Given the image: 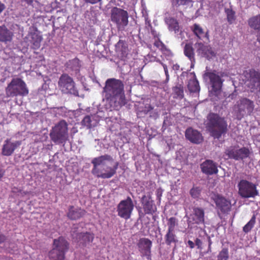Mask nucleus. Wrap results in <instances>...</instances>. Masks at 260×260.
Masks as SVG:
<instances>
[{"instance_id": "f257e3e1", "label": "nucleus", "mask_w": 260, "mask_h": 260, "mask_svg": "<svg viewBox=\"0 0 260 260\" xmlns=\"http://www.w3.org/2000/svg\"><path fill=\"white\" fill-rule=\"evenodd\" d=\"M105 97L110 103H114V107H122L125 104L124 84L119 79H108L103 88Z\"/></svg>"}, {"instance_id": "f03ea898", "label": "nucleus", "mask_w": 260, "mask_h": 260, "mask_svg": "<svg viewBox=\"0 0 260 260\" xmlns=\"http://www.w3.org/2000/svg\"><path fill=\"white\" fill-rule=\"evenodd\" d=\"M106 160L113 161L114 159L111 155L105 154L95 157L92 160L91 163L93 165V168L91 173L93 175L98 178L109 179L116 173L119 163L115 162L113 167H110L105 165V161Z\"/></svg>"}, {"instance_id": "7ed1b4c3", "label": "nucleus", "mask_w": 260, "mask_h": 260, "mask_svg": "<svg viewBox=\"0 0 260 260\" xmlns=\"http://www.w3.org/2000/svg\"><path fill=\"white\" fill-rule=\"evenodd\" d=\"M206 127L210 135L219 139L228 132V123L224 117L214 113H210L207 116Z\"/></svg>"}, {"instance_id": "20e7f679", "label": "nucleus", "mask_w": 260, "mask_h": 260, "mask_svg": "<svg viewBox=\"0 0 260 260\" xmlns=\"http://www.w3.org/2000/svg\"><path fill=\"white\" fill-rule=\"evenodd\" d=\"M50 139L56 144L65 143L69 139L68 124L61 120L53 126L49 134Z\"/></svg>"}, {"instance_id": "39448f33", "label": "nucleus", "mask_w": 260, "mask_h": 260, "mask_svg": "<svg viewBox=\"0 0 260 260\" xmlns=\"http://www.w3.org/2000/svg\"><path fill=\"white\" fill-rule=\"evenodd\" d=\"M28 92L26 83L19 78H13L6 88V95L7 98L25 96Z\"/></svg>"}, {"instance_id": "423d86ee", "label": "nucleus", "mask_w": 260, "mask_h": 260, "mask_svg": "<svg viewBox=\"0 0 260 260\" xmlns=\"http://www.w3.org/2000/svg\"><path fill=\"white\" fill-rule=\"evenodd\" d=\"M110 19L118 30H123L128 24V13L122 9L115 7L111 10Z\"/></svg>"}, {"instance_id": "0eeeda50", "label": "nucleus", "mask_w": 260, "mask_h": 260, "mask_svg": "<svg viewBox=\"0 0 260 260\" xmlns=\"http://www.w3.org/2000/svg\"><path fill=\"white\" fill-rule=\"evenodd\" d=\"M237 119L241 120L247 113L250 115L254 108L253 101L246 98H242L236 103L234 106Z\"/></svg>"}, {"instance_id": "6e6552de", "label": "nucleus", "mask_w": 260, "mask_h": 260, "mask_svg": "<svg viewBox=\"0 0 260 260\" xmlns=\"http://www.w3.org/2000/svg\"><path fill=\"white\" fill-rule=\"evenodd\" d=\"M238 193L243 198H255L258 194L256 185L246 180L242 179L238 184Z\"/></svg>"}, {"instance_id": "1a4fd4ad", "label": "nucleus", "mask_w": 260, "mask_h": 260, "mask_svg": "<svg viewBox=\"0 0 260 260\" xmlns=\"http://www.w3.org/2000/svg\"><path fill=\"white\" fill-rule=\"evenodd\" d=\"M250 151L245 147L240 148L239 145L231 146L226 148L224 155L229 159L235 160H243L249 156Z\"/></svg>"}, {"instance_id": "9d476101", "label": "nucleus", "mask_w": 260, "mask_h": 260, "mask_svg": "<svg viewBox=\"0 0 260 260\" xmlns=\"http://www.w3.org/2000/svg\"><path fill=\"white\" fill-rule=\"evenodd\" d=\"M59 89L64 93H71L76 95L78 90L75 87V83L73 78L67 74H62L58 80Z\"/></svg>"}, {"instance_id": "9b49d317", "label": "nucleus", "mask_w": 260, "mask_h": 260, "mask_svg": "<svg viewBox=\"0 0 260 260\" xmlns=\"http://www.w3.org/2000/svg\"><path fill=\"white\" fill-rule=\"evenodd\" d=\"M152 246V242L148 238H140L137 243V246L141 256H145L148 260H151Z\"/></svg>"}, {"instance_id": "f8f14e48", "label": "nucleus", "mask_w": 260, "mask_h": 260, "mask_svg": "<svg viewBox=\"0 0 260 260\" xmlns=\"http://www.w3.org/2000/svg\"><path fill=\"white\" fill-rule=\"evenodd\" d=\"M24 41L31 45V48L33 49H38L41 46V43L43 40V37L40 32L35 28L34 31L28 32L27 36L24 39Z\"/></svg>"}, {"instance_id": "ddd939ff", "label": "nucleus", "mask_w": 260, "mask_h": 260, "mask_svg": "<svg viewBox=\"0 0 260 260\" xmlns=\"http://www.w3.org/2000/svg\"><path fill=\"white\" fill-rule=\"evenodd\" d=\"M246 78L249 82L248 87L254 90L259 89L260 90V72L253 69L248 70L246 74Z\"/></svg>"}, {"instance_id": "4468645a", "label": "nucleus", "mask_w": 260, "mask_h": 260, "mask_svg": "<svg viewBox=\"0 0 260 260\" xmlns=\"http://www.w3.org/2000/svg\"><path fill=\"white\" fill-rule=\"evenodd\" d=\"M21 144L20 141L12 142L11 139H7L4 141L2 149V154L4 156H11L15 150Z\"/></svg>"}, {"instance_id": "2eb2a0df", "label": "nucleus", "mask_w": 260, "mask_h": 260, "mask_svg": "<svg viewBox=\"0 0 260 260\" xmlns=\"http://www.w3.org/2000/svg\"><path fill=\"white\" fill-rule=\"evenodd\" d=\"M202 172L207 175L216 174L218 172L217 164L212 160L206 159L201 165Z\"/></svg>"}, {"instance_id": "dca6fc26", "label": "nucleus", "mask_w": 260, "mask_h": 260, "mask_svg": "<svg viewBox=\"0 0 260 260\" xmlns=\"http://www.w3.org/2000/svg\"><path fill=\"white\" fill-rule=\"evenodd\" d=\"M185 136L187 140L194 144H200L203 141L202 134L198 131L194 129L192 127L186 129Z\"/></svg>"}, {"instance_id": "f3484780", "label": "nucleus", "mask_w": 260, "mask_h": 260, "mask_svg": "<svg viewBox=\"0 0 260 260\" xmlns=\"http://www.w3.org/2000/svg\"><path fill=\"white\" fill-rule=\"evenodd\" d=\"M196 45H198L197 52L202 57L209 59L215 56V53L210 46L205 45L202 43H198Z\"/></svg>"}, {"instance_id": "a211bd4d", "label": "nucleus", "mask_w": 260, "mask_h": 260, "mask_svg": "<svg viewBox=\"0 0 260 260\" xmlns=\"http://www.w3.org/2000/svg\"><path fill=\"white\" fill-rule=\"evenodd\" d=\"M52 248L64 253L69 249V243L63 237H59L53 240Z\"/></svg>"}, {"instance_id": "6ab92c4d", "label": "nucleus", "mask_w": 260, "mask_h": 260, "mask_svg": "<svg viewBox=\"0 0 260 260\" xmlns=\"http://www.w3.org/2000/svg\"><path fill=\"white\" fill-rule=\"evenodd\" d=\"M205 75L210 79L212 89L214 91L220 90L222 85V81L220 77L213 72H208Z\"/></svg>"}, {"instance_id": "aec40b11", "label": "nucleus", "mask_w": 260, "mask_h": 260, "mask_svg": "<svg viewBox=\"0 0 260 260\" xmlns=\"http://www.w3.org/2000/svg\"><path fill=\"white\" fill-rule=\"evenodd\" d=\"M94 239V235L88 232L81 233L77 235L78 242L79 245L83 247L89 245L92 242Z\"/></svg>"}, {"instance_id": "412c9836", "label": "nucleus", "mask_w": 260, "mask_h": 260, "mask_svg": "<svg viewBox=\"0 0 260 260\" xmlns=\"http://www.w3.org/2000/svg\"><path fill=\"white\" fill-rule=\"evenodd\" d=\"M216 206L221 211H228L231 207V202L225 198L217 196L215 199Z\"/></svg>"}, {"instance_id": "4be33fe9", "label": "nucleus", "mask_w": 260, "mask_h": 260, "mask_svg": "<svg viewBox=\"0 0 260 260\" xmlns=\"http://www.w3.org/2000/svg\"><path fill=\"white\" fill-rule=\"evenodd\" d=\"M13 34L5 25L0 26V42L7 43L12 40Z\"/></svg>"}, {"instance_id": "5701e85b", "label": "nucleus", "mask_w": 260, "mask_h": 260, "mask_svg": "<svg viewBox=\"0 0 260 260\" xmlns=\"http://www.w3.org/2000/svg\"><path fill=\"white\" fill-rule=\"evenodd\" d=\"M134 204L132 200L128 197L125 200L121 201L118 205L117 211H132Z\"/></svg>"}, {"instance_id": "b1692460", "label": "nucleus", "mask_w": 260, "mask_h": 260, "mask_svg": "<svg viewBox=\"0 0 260 260\" xmlns=\"http://www.w3.org/2000/svg\"><path fill=\"white\" fill-rule=\"evenodd\" d=\"M141 203L144 211H155L156 207L150 197L144 195L141 199Z\"/></svg>"}, {"instance_id": "393cba45", "label": "nucleus", "mask_w": 260, "mask_h": 260, "mask_svg": "<svg viewBox=\"0 0 260 260\" xmlns=\"http://www.w3.org/2000/svg\"><path fill=\"white\" fill-rule=\"evenodd\" d=\"M184 55L190 60L191 63L195 62V53L191 43H187L183 49Z\"/></svg>"}, {"instance_id": "a878e982", "label": "nucleus", "mask_w": 260, "mask_h": 260, "mask_svg": "<svg viewBox=\"0 0 260 260\" xmlns=\"http://www.w3.org/2000/svg\"><path fill=\"white\" fill-rule=\"evenodd\" d=\"M115 49L116 51L122 57L125 56L128 53L127 44L124 41L120 40L116 44Z\"/></svg>"}, {"instance_id": "bb28decb", "label": "nucleus", "mask_w": 260, "mask_h": 260, "mask_svg": "<svg viewBox=\"0 0 260 260\" xmlns=\"http://www.w3.org/2000/svg\"><path fill=\"white\" fill-rule=\"evenodd\" d=\"M165 22L168 25V28L170 31H174L175 33L179 31V25L177 19L173 17L166 18Z\"/></svg>"}, {"instance_id": "cd10ccee", "label": "nucleus", "mask_w": 260, "mask_h": 260, "mask_svg": "<svg viewBox=\"0 0 260 260\" xmlns=\"http://www.w3.org/2000/svg\"><path fill=\"white\" fill-rule=\"evenodd\" d=\"M248 23L251 28L260 33V14L250 18Z\"/></svg>"}, {"instance_id": "c85d7f7f", "label": "nucleus", "mask_w": 260, "mask_h": 260, "mask_svg": "<svg viewBox=\"0 0 260 260\" xmlns=\"http://www.w3.org/2000/svg\"><path fill=\"white\" fill-rule=\"evenodd\" d=\"M189 220L190 222L200 224L204 221V212H192L189 215Z\"/></svg>"}, {"instance_id": "c756f323", "label": "nucleus", "mask_w": 260, "mask_h": 260, "mask_svg": "<svg viewBox=\"0 0 260 260\" xmlns=\"http://www.w3.org/2000/svg\"><path fill=\"white\" fill-rule=\"evenodd\" d=\"M165 242L167 245H171V244H176L178 240L174 231L167 230L165 236Z\"/></svg>"}, {"instance_id": "7c9ffc66", "label": "nucleus", "mask_w": 260, "mask_h": 260, "mask_svg": "<svg viewBox=\"0 0 260 260\" xmlns=\"http://www.w3.org/2000/svg\"><path fill=\"white\" fill-rule=\"evenodd\" d=\"M66 254L54 249H52L48 253L50 260H64Z\"/></svg>"}, {"instance_id": "2f4dec72", "label": "nucleus", "mask_w": 260, "mask_h": 260, "mask_svg": "<svg viewBox=\"0 0 260 260\" xmlns=\"http://www.w3.org/2000/svg\"><path fill=\"white\" fill-rule=\"evenodd\" d=\"M66 67L67 69L73 71H79L80 70V60L77 58L69 60L66 63Z\"/></svg>"}, {"instance_id": "473e14b6", "label": "nucleus", "mask_w": 260, "mask_h": 260, "mask_svg": "<svg viewBox=\"0 0 260 260\" xmlns=\"http://www.w3.org/2000/svg\"><path fill=\"white\" fill-rule=\"evenodd\" d=\"M188 88L191 92H199L200 87L198 81L197 79L190 80L188 82Z\"/></svg>"}, {"instance_id": "72a5a7b5", "label": "nucleus", "mask_w": 260, "mask_h": 260, "mask_svg": "<svg viewBox=\"0 0 260 260\" xmlns=\"http://www.w3.org/2000/svg\"><path fill=\"white\" fill-rule=\"evenodd\" d=\"M154 45L159 48L163 53L166 54L168 55H172L171 50L168 49L166 45L159 39L155 41Z\"/></svg>"}, {"instance_id": "f704fd0d", "label": "nucleus", "mask_w": 260, "mask_h": 260, "mask_svg": "<svg viewBox=\"0 0 260 260\" xmlns=\"http://www.w3.org/2000/svg\"><path fill=\"white\" fill-rule=\"evenodd\" d=\"M173 91L174 94V98L182 99L184 98V90L183 87L181 85L176 86L173 88Z\"/></svg>"}, {"instance_id": "c9c22d12", "label": "nucleus", "mask_w": 260, "mask_h": 260, "mask_svg": "<svg viewBox=\"0 0 260 260\" xmlns=\"http://www.w3.org/2000/svg\"><path fill=\"white\" fill-rule=\"evenodd\" d=\"M256 222V217L253 215L251 219L243 228V231L245 233H248L253 228Z\"/></svg>"}, {"instance_id": "e433bc0d", "label": "nucleus", "mask_w": 260, "mask_h": 260, "mask_svg": "<svg viewBox=\"0 0 260 260\" xmlns=\"http://www.w3.org/2000/svg\"><path fill=\"white\" fill-rule=\"evenodd\" d=\"M202 191L201 187L199 186H193L189 191V194L191 197L195 199H198L201 196Z\"/></svg>"}, {"instance_id": "4c0bfd02", "label": "nucleus", "mask_w": 260, "mask_h": 260, "mask_svg": "<svg viewBox=\"0 0 260 260\" xmlns=\"http://www.w3.org/2000/svg\"><path fill=\"white\" fill-rule=\"evenodd\" d=\"M229 258V250L223 248L217 255V260H228Z\"/></svg>"}, {"instance_id": "58836bf2", "label": "nucleus", "mask_w": 260, "mask_h": 260, "mask_svg": "<svg viewBox=\"0 0 260 260\" xmlns=\"http://www.w3.org/2000/svg\"><path fill=\"white\" fill-rule=\"evenodd\" d=\"M178 219L175 217H172L168 219L167 223L168 229L169 231H174L176 226L178 225Z\"/></svg>"}, {"instance_id": "ea45409f", "label": "nucleus", "mask_w": 260, "mask_h": 260, "mask_svg": "<svg viewBox=\"0 0 260 260\" xmlns=\"http://www.w3.org/2000/svg\"><path fill=\"white\" fill-rule=\"evenodd\" d=\"M153 109V107L150 104H146L144 107L141 108L138 112V114L147 115Z\"/></svg>"}, {"instance_id": "a19ab883", "label": "nucleus", "mask_w": 260, "mask_h": 260, "mask_svg": "<svg viewBox=\"0 0 260 260\" xmlns=\"http://www.w3.org/2000/svg\"><path fill=\"white\" fill-rule=\"evenodd\" d=\"M192 30L194 34L199 38L203 35L204 32L202 28L198 24L195 23L193 26Z\"/></svg>"}, {"instance_id": "79ce46f5", "label": "nucleus", "mask_w": 260, "mask_h": 260, "mask_svg": "<svg viewBox=\"0 0 260 260\" xmlns=\"http://www.w3.org/2000/svg\"><path fill=\"white\" fill-rule=\"evenodd\" d=\"M82 124L86 126L88 128H91L92 126L91 124V117L89 115L86 116L82 120Z\"/></svg>"}, {"instance_id": "37998d69", "label": "nucleus", "mask_w": 260, "mask_h": 260, "mask_svg": "<svg viewBox=\"0 0 260 260\" xmlns=\"http://www.w3.org/2000/svg\"><path fill=\"white\" fill-rule=\"evenodd\" d=\"M225 12L227 14L228 21L231 23H232L235 19V12L229 9H226Z\"/></svg>"}, {"instance_id": "c03bdc74", "label": "nucleus", "mask_w": 260, "mask_h": 260, "mask_svg": "<svg viewBox=\"0 0 260 260\" xmlns=\"http://www.w3.org/2000/svg\"><path fill=\"white\" fill-rule=\"evenodd\" d=\"M173 6H179L180 5H187L190 0H171Z\"/></svg>"}, {"instance_id": "a18cd8bd", "label": "nucleus", "mask_w": 260, "mask_h": 260, "mask_svg": "<svg viewBox=\"0 0 260 260\" xmlns=\"http://www.w3.org/2000/svg\"><path fill=\"white\" fill-rule=\"evenodd\" d=\"M81 212H68V217L72 220H76L81 216Z\"/></svg>"}, {"instance_id": "49530a36", "label": "nucleus", "mask_w": 260, "mask_h": 260, "mask_svg": "<svg viewBox=\"0 0 260 260\" xmlns=\"http://www.w3.org/2000/svg\"><path fill=\"white\" fill-rule=\"evenodd\" d=\"M159 62L163 67V68H164V71H165V75L166 76V80L167 81H168L169 80V72H168L167 66V65L166 64H164L163 62H162L160 60H159Z\"/></svg>"}, {"instance_id": "de8ad7c7", "label": "nucleus", "mask_w": 260, "mask_h": 260, "mask_svg": "<svg viewBox=\"0 0 260 260\" xmlns=\"http://www.w3.org/2000/svg\"><path fill=\"white\" fill-rule=\"evenodd\" d=\"M118 215L125 219H127L131 216V212H118Z\"/></svg>"}, {"instance_id": "09e8293b", "label": "nucleus", "mask_w": 260, "mask_h": 260, "mask_svg": "<svg viewBox=\"0 0 260 260\" xmlns=\"http://www.w3.org/2000/svg\"><path fill=\"white\" fill-rule=\"evenodd\" d=\"M163 190L161 188H158L156 191V196L157 199L160 201L161 199V197L162 196Z\"/></svg>"}, {"instance_id": "8fccbe9b", "label": "nucleus", "mask_w": 260, "mask_h": 260, "mask_svg": "<svg viewBox=\"0 0 260 260\" xmlns=\"http://www.w3.org/2000/svg\"><path fill=\"white\" fill-rule=\"evenodd\" d=\"M195 244L197 246L198 248L199 249H202V241L198 238H197L195 240Z\"/></svg>"}, {"instance_id": "3c124183", "label": "nucleus", "mask_w": 260, "mask_h": 260, "mask_svg": "<svg viewBox=\"0 0 260 260\" xmlns=\"http://www.w3.org/2000/svg\"><path fill=\"white\" fill-rule=\"evenodd\" d=\"M86 3H89L90 4H95L100 3L102 0H83Z\"/></svg>"}, {"instance_id": "603ef678", "label": "nucleus", "mask_w": 260, "mask_h": 260, "mask_svg": "<svg viewBox=\"0 0 260 260\" xmlns=\"http://www.w3.org/2000/svg\"><path fill=\"white\" fill-rule=\"evenodd\" d=\"M150 117L154 119H157L158 117V113L157 112H151L150 114Z\"/></svg>"}, {"instance_id": "864d4df0", "label": "nucleus", "mask_w": 260, "mask_h": 260, "mask_svg": "<svg viewBox=\"0 0 260 260\" xmlns=\"http://www.w3.org/2000/svg\"><path fill=\"white\" fill-rule=\"evenodd\" d=\"M187 244L190 248L192 249L194 247V244L192 241L188 240L187 242Z\"/></svg>"}, {"instance_id": "5fc2aeb1", "label": "nucleus", "mask_w": 260, "mask_h": 260, "mask_svg": "<svg viewBox=\"0 0 260 260\" xmlns=\"http://www.w3.org/2000/svg\"><path fill=\"white\" fill-rule=\"evenodd\" d=\"M5 5L0 1V14L5 10Z\"/></svg>"}, {"instance_id": "6e6d98bb", "label": "nucleus", "mask_w": 260, "mask_h": 260, "mask_svg": "<svg viewBox=\"0 0 260 260\" xmlns=\"http://www.w3.org/2000/svg\"><path fill=\"white\" fill-rule=\"evenodd\" d=\"M208 242H209V246H208V252H211V244H212V241L210 239V237H208Z\"/></svg>"}, {"instance_id": "4d7b16f0", "label": "nucleus", "mask_w": 260, "mask_h": 260, "mask_svg": "<svg viewBox=\"0 0 260 260\" xmlns=\"http://www.w3.org/2000/svg\"><path fill=\"white\" fill-rule=\"evenodd\" d=\"M179 68H180V66L178 64H175L173 66V69L174 70H176V71L179 70Z\"/></svg>"}, {"instance_id": "13d9d810", "label": "nucleus", "mask_w": 260, "mask_h": 260, "mask_svg": "<svg viewBox=\"0 0 260 260\" xmlns=\"http://www.w3.org/2000/svg\"><path fill=\"white\" fill-rule=\"evenodd\" d=\"M145 19L146 24L148 23L149 25H150V21L149 20L147 16L145 17Z\"/></svg>"}, {"instance_id": "bf43d9fd", "label": "nucleus", "mask_w": 260, "mask_h": 260, "mask_svg": "<svg viewBox=\"0 0 260 260\" xmlns=\"http://www.w3.org/2000/svg\"><path fill=\"white\" fill-rule=\"evenodd\" d=\"M5 172L1 169H0V179L3 177L4 175Z\"/></svg>"}, {"instance_id": "052dcab7", "label": "nucleus", "mask_w": 260, "mask_h": 260, "mask_svg": "<svg viewBox=\"0 0 260 260\" xmlns=\"http://www.w3.org/2000/svg\"><path fill=\"white\" fill-rule=\"evenodd\" d=\"M257 41L260 42V40H259V38H257Z\"/></svg>"}, {"instance_id": "680f3d73", "label": "nucleus", "mask_w": 260, "mask_h": 260, "mask_svg": "<svg viewBox=\"0 0 260 260\" xmlns=\"http://www.w3.org/2000/svg\"><path fill=\"white\" fill-rule=\"evenodd\" d=\"M199 211L201 212L203 211L202 210H199Z\"/></svg>"}]
</instances>
